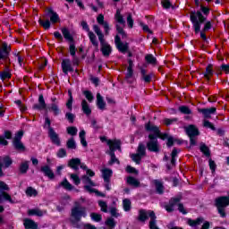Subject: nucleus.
Segmentation results:
<instances>
[{
	"mask_svg": "<svg viewBox=\"0 0 229 229\" xmlns=\"http://www.w3.org/2000/svg\"><path fill=\"white\" fill-rule=\"evenodd\" d=\"M144 130L146 132H152L148 134V151L152 153H159V143L157 139L161 140H166L165 146L167 148H172L175 144L181 146L182 145V140L173 137L167 132H161L157 125H154L151 123L148 122L144 124Z\"/></svg>",
	"mask_w": 229,
	"mask_h": 229,
	"instance_id": "1",
	"label": "nucleus"
},
{
	"mask_svg": "<svg viewBox=\"0 0 229 229\" xmlns=\"http://www.w3.org/2000/svg\"><path fill=\"white\" fill-rule=\"evenodd\" d=\"M12 47L10 44L5 41L0 42V63L4 65V71H0V79L4 81L6 80H10L13 77V74L10 73V64H12V61H10V52H12Z\"/></svg>",
	"mask_w": 229,
	"mask_h": 229,
	"instance_id": "2",
	"label": "nucleus"
},
{
	"mask_svg": "<svg viewBox=\"0 0 229 229\" xmlns=\"http://www.w3.org/2000/svg\"><path fill=\"white\" fill-rule=\"evenodd\" d=\"M194 5L200 7L199 11H191L190 21L197 32H199V27L202 26V23L206 21V17L210 15V8H208L204 5H200L199 0H193Z\"/></svg>",
	"mask_w": 229,
	"mask_h": 229,
	"instance_id": "3",
	"label": "nucleus"
},
{
	"mask_svg": "<svg viewBox=\"0 0 229 229\" xmlns=\"http://www.w3.org/2000/svg\"><path fill=\"white\" fill-rule=\"evenodd\" d=\"M31 109L38 112L44 110L53 112V116H59V114H61V109H59V102L56 101L55 97L51 98V105L47 106V104H46V99L43 98V95H39L38 98V104L31 106Z\"/></svg>",
	"mask_w": 229,
	"mask_h": 229,
	"instance_id": "4",
	"label": "nucleus"
},
{
	"mask_svg": "<svg viewBox=\"0 0 229 229\" xmlns=\"http://www.w3.org/2000/svg\"><path fill=\"white\" fill-rule=\"evenodd\" d=\"M93 30L98 35L97 40L99 42H98L97 46H95L94 44H91V46L94 47L96 52H101V55H104V57H109L112 52V48L111 45H109V43L106 41L105 36L106 35H104L103 32H101V30L98 25H94Z\"/></svg>",
	"mask_w": 229,
	"mask_h": 229,
	"instance_id": "5",
	"label": "nucleus"
},
{
	"mask_svg": "<svg viewBox=\"0 0 229 229\" xmlns=\"http://www.w3.org/2000/svg\"><path fill=\"white\" fill-rule=\"evenodd\" d=\"M53 37L57 40L63 42V39L68 41L69 45V53L72 57H76V46L74 45V38L71 34V31L66 27L61 28V32L55 31L53 32Z\"/></svg>",
	"mask_w": 229,
	"mask_h": 229,
	"instance_id": "6",
	"label": "nucleus"
},
{
	"mask_svg": "<svg viewBox=\"0 0 229 229\" xmlns=\"http://www.w3.org/2000/svg\"><path fill=\"white\" fill-rule=\"evenodd\" d=\"M46 17H48L49 20L43 21L41 18L38 20V24H39V26L45 30H49L52 24H56L61 21L59 14L53 11V8L51 7H47L46 10Z\"/></svg>",
	"mask_w": 229,
	"mask_h": 229,
	"instance_id": "7",
	"label": "nucleus"
},
{
	"mask_svg": "<svg viewBox=\"0 0 229 229\" xmlns=\"http://www.w3.org/2000/svg\"><path fill=\"white\" fill-rule=\"evenodd\" d=\"M182 197L177 196V197H172L169 199V201L165 206H164V208L168 214H171L175 211V208H177V211L182 215H187L188 212L186 209H184V206L182 203H181Z\"/></svg>",
	"mask_w": 229,
	"mask_h": 229,
	"instance_id": "8",
	"label": "nucleus"
},
{
	"mask_svg": "<svg viewBox=\"0 0 229 229\" xmlns=\"http://www.w3.org/2000/svg\"><path fill=\"white\" fill-rule=\"evenodd\" d=\"M74 207L71 208V225H75L80 223L82 218L88 216L86 207L80 206L78 202L74 203Z\"/></svg>",
	"mask_w": 229,
	"mask_h": 229,
	"instance_id": "9",
	"label": "nucleus"
},
{
	"mask_svg": "<svg viewBox=\"0 0 229 229\" xmlns=\"http://www.w3.org/2000/svg\"><path fill=\"white\" fill-rule=\"evenodd\" d=\"M214 207L217 209V214L220 215V217L225 218V208L229 207V195L216 198L214 199Z\"/></svg>",
	"mask_w": 229,
	"mask_h": 229,
	"instance_id": "10",
	"label": "nucleus"
},
{
	"mask_svg": "<svg viewBox=\"0 0 229 229\" xmlns=\"http://www.w3.org/2000/svg\"><path fill=\"white\" fill-rule=\"evenodd\" d=\"M184 134L189 137V148L196 146V137L200 136V131L195 125L184 127Z\"/></svg>",
	"mask_w": 229,
	"mask_h": 229,
	"instance_id": "11",
	"label": "nucleus"
},
{
	"mask_svg": "<svg viewBox=\"0 0 229 229\" xmlns=\"http://www.w3.org/2000/svg\"><path fill=\"white\" fill-rule=\"evenodd\" d=\"M79 63L80 61L77 56H72V61H71L69 58L63 59L61 62V69L63 70V74L68 75L69 72H73L74 68H72V66H78Z\"/></svg>",
	"mask_w": 229,
	"mask_h": 229,
	"instance_id": "12",
	"label": "nucleus"
},
{
	"mask_svg": "<svg viewBox=\"0 0 229 229\" xmlns=\"http://www.w3.org/2000/svg\"><path fill=\"white\" fill-rule=\"evenodd\" d=\"M10 188H8V185L4 182L0 181V203L4 201H8V203L14 204V200H13V198L10 197L6 191H8ZM4 212V208L3 206H0V213Z\"/></svg>",
	"mask_w": 229,
	"mask_h": 229,
	"instance_id": "13",
	"label": "nucleus"
},
{
	"mask_svg": "<svg viewBox=\"0 0 229 229\" xmlns=\"http://www.w3.org/2000/svg\"><path fill=\"white\" fill-rule=\"evenodd\" d=\"M46 126H47V135L49 137V140H51V143L55 146L61 147V138L59 137V134H57L55 131V129L51 127V120L49 117H46Z\"/></svg>",
	"mask_w": 229,
	"mask_h": 229,
	"instance_id": "14",
	"label": "nucleus"
},
{
	"mask_svg": "<svg viewBox=\"0 0 229 229\" xmlns=\"http://www.w3.org/2000/svg\"><path fill=\"white\" fill-rule=\"evenodd\" d=\"M22 137H24V131H18L16 134H14V138H13V147L14 150L24 153L26 151V146L22 143Z\"/></svg>",
	"mask_w": 229,
	"mask_h": 229,
	"instance_id": "15",
	"label": "nucleus"
},
{
	"mask_svg": "<svg viewBox=\"0 0 229 229\" xmlns=\"http://www.w3.org/2000/svg\"><path fill=\"white\" fill-rule=\"evenodd\" d=\"M148 219H150V221H156L157 222V216L156 213L152 210H146V209H140L138 210V216L136 217V220L140 223H145Z\"/></svg>",
	"mask_w": 229,
	"mask_h": 229,
	"instance_id": "16",
	"label": "nucleus"
},
{
	"mask_svg": "<svg viewBox=\"0 0 229 229\" xmlns=\"http://www.w3.org/2000/svg\"><path fill=\"white\" fill-rule=\"evenodd\" d=\"M81 26L82 27V30L88 32V38L89 39V43H91V45H94L95 47H97L98 45V34H95L96 31H90L89 30V27L88 26V22L82 21L81 22Z\"/></svg>",
	"mask_w": 229,
	"mask_h": 229,
	"instance_id": "17",
	"label": "nucleus"
},
{
	"mask_svg": "<svg viewBox=\"0 0 229 229\" xmlns=\"http://www.w3.org/2000/svg\"><path fill=\"white\" fill-rule=\"evenodd\" d=\"M99 140L104 143L106 142L109 147V150L121 149V140H107V137L101 136Z\"/></svg>",
	"mask_w": 229,
	"mask_h": 229,
	"instance_id": "18",
	"label": "nucleus"
},
{
	"mask_svg": "<svg viewBox=\"0 0 229 229\" xmlns=\"http://www.w3.org/2000/svg\"><path fill=\"white\" fill-rule=\"evenodd\" d=\"M114 47H117L119 53L123 55L129 52V43H123L119 35L114 36Z\"/></svg>",
	"mask_w": 229,
	"mask_h": 229,
	"instance_id": "19",
	"label": "nucleus"
},
{
	"mask_svg": "<svg viewBox=\"0 0 229 229\" xmlns=\"http://www.w3.org/2000/svg\"><path fill=\"white\" fill-rule=\"evenodd\" d=\"M216 107H210V108H199V113L202 114V116L204 119H210L212 118V115L216 114Z\"/></svg>",
	"mask_w": 229,
	"mask_h": 229,
	"instance_id": "20",
	"label": "nucleus"
},
{
	"mask_svg": "<svg viewBox=\"0 0 229 229\" xmlns=\"http://www.w3.org/2000/svg\"><path fill=\"white\" fill-rule=\"evenodd\" d=\"M39 171L43 174V176L47 177L50 181L55 180V174L49 165H46L41 166Z\"/></svg>",
	"mask_w": 229,
	"mask_h": 229,
	"instance_id": "21",
	"label": "nucleus"
},
{
	"mask_svg": "<svg viewBox=\"0 0 229 229\" xmlns=\"http://www.w3.org/2000/svg\"><path fill=\"white\" fill-rule=\"evenodd\" d=\"M97 21H98V24L104 27V31H105L104 35L109 36V31L111 30V28H109V22L103 20V14L98 15Z\"/></svg>",
	"mask_w": 229,
	"mask_h": 229,
	"instance_id": "22",
	"label": "nucleus"
},
{
	"mask_svg": "<svg viewBox=\"0 0 229 229\" xmlns=\"http://www.w3.org/2000/svg\"><path fill=\"white\" fill-rule=\"evenodd\" d=\"M6 140H13V132L10 131H4L3 135H0V145L8 146V141Z\"/></svg>",
	"mask_w": 229,
	"mask_h": 229,
	"instance_id": "23",
	"label": "nucleus"
},
{
	"mask_svg": "<svg viewBox=\"0 0 229 229\" xmlns=\"http://www.w3.org/2000/svg\"><path fill=\"white\" fill-rule=\"evenodd\" d=\"M202 75L204 76V79L208 81H210L212 76L216 75V72L212 70V64H208L206 65V70L204 72H202Z\"/></svg>",
	"mask_w": 229,
	"mask_h": 229,
	"instance_id": "24",
	"label": "nucleus"
},
{
	"mask_svg": "<svg viewBox=\"0 0 229 229\" xmlns=\"http://www.w3.org/2000/svg\"><path fill=\"white\" fill-rule=\"evenodd\" d=\"M11 165H13V159L10 158V157L6 156L3 157V163H0V177L4 176V174L3 173V166H4V168H8Z\"/></svg>",
	"mask_w": 229,
	"mask_h": 229,
	"instance_id": "25",
	"label": "nucleus"
},
{
	"mask_svg": "<svg viewBox=\"0 0 229 229\" xmlns=\"http://www.w3.org/2000/svg\"><path fill=\"white\" fill-rule=\"evenodd\" d=\"M140 75L141 80L146 84H149V82H152V78H154V72H150L146 74V70L143 68H140Z\"/></svg>",
	"mask_w": 229,
	"mask_h": 229,
	"instance_id": "26",
	"label": "nucleus"
},
{
	"mask_svg": "<svg viewBox=\"0 0 229 229\" xmlns=\"http://www.w3.org/2000/svg\"><path fill=\"white\" fill-rule=\"evenodd\" d=\"M68 165L69 168H71L74 171H78V166L84 165V164L81 163L80 158L74 157V158H71V160H69L68 165Z\"/></svg>",
	"mask_w": 229,
	"mask_h": 229,
	"instance_id": "27",
	"label": "nucleus"
},
{
	"mask_svg": "<svg viewBox=\"0 0 229 229\" xmlns=\"http://www.w3.org/2000/svg\"><path fill=\"white\" fill-rule=\"evenodd\" d=\"M204 222H208V221H204V218L202 217H198L197 219H191L189 218L187 220V225H189V226L194 228L197 226H199L200 225H202V223L204 224Z\"/></svg>",
	"mask_w": 229,
	"mask_h": 229,
	"instance_id": "28",
	"label": "nucleus"
},
{
	"mask_svg": "<svg viewBox=\"0 0 229 229\" xmlns=\"http://www.w3.org/2000/svg\"><path fill=\"white\" fill-rule=\"evenodd\" d=\"M96 106L101 111L106 110V101L103 100V97L99 93L96 95Z\"/></svg>",
	"mask_w": 229,
	"mask_h": 229,
	"instance_id": "29",
	"label": "nucleus"
},
{
	"mask_svg": "<svg viewBox=\"0 0 229 229\" xmlns=\"http://www.w3.org/2000/svg\"><path fill=\"white\" fill-rule=\"evenodd\" d=\"M117 150L121 151V149H109L106 151V154L109 155V157H111L108 162L109 165H113V164L114 163L119 164V159H117V157H114V151Z\"/></svg>",
	"mask_w": 229,
	"mask_h": 229,
	"instance_id": "30",
	"label": "nucleus"
},
{
	"mask_svg": "<svg viewBox=\"0 0 229 229\" xmlns=\"http://www.w3.org/2000/svg\"><path fill=\"white\" fill-rule=\"evenodd\" d=\"M129 67H127V74H124V80H130L132 78L134 64L132 59H128Z\"/></svg>",
	"mask_w": 229,
	"mask_h": 229,
	"instance_id": "31",
	"label": "nucleus"
},
{
	"mask_svg": "<svg viewBox=\"0 0 229 229\" xmlns=\"http://www.w3.org/2000/svg\"><path fill=\"white\" fill-rule=\"evenodd\" d=\"M30 161H24L21 164H20V166L18 167V172L20 174H26L28 173V170L30 169Z\"/></svg>",
	"mask_w": 229,
	"mask_h": 229,
	"instance_id": "32",
	"label": "nucleus"
},
{
	"mask_svg": "<svg viewBox=\"0 0 229 229\" xmlns=\"http://www.w3.org/2000/svg\"><path fill=\"white\" fill-rule=\"evenodd\" d=\"M84 190H86V191L89 192V193H95L96 196L99 197V198H106V194L92 188L89 187V185H84Z\"/></svg>",
	"mask_w": 229,
	"mask_h": 229,
	"instance_id": "33",
	"label": "nucleus"
},
{
	"mask_svg": "<svg viewBox=\"0 0 229 229\" xmlns=\"http://www.w3.org/2000/svg\"><path fill=\"white\" fill-rule=\"evenodd\" d=\"M101 176L104 178V182H108L111 180V176H113V171L109 168L101 170Z\"/></svg>",
	"mask_w": 229,
	"mask_h": 229,
	"instance_id": "34",
	"label": "nucleus"
},
{
	"mask_svg": "<svg viewBox=\"0 0 229 229\" xmlns=\"http://www.w3.org/2000/svg\"><path fill=\"white\" fill-rule=\"evenodd\" d=\"M25 229H38V224L30 218L24 219Z\"/></svg>",
	"mask_w": 229,
	"mask_h": 229,
	"instance_id": "35",
	"label": "nucleus"
},
{
	"mask_svg": "<svg viewBox=\"0 0 229 229\" xmlns=\"http://www.w3.org/2000/svg\"><path fill=\"white\" fill-rule=\"evenodd\" d=\"M82 106V113L86 114V116H89V114H92V109L89 108V105H88V102L86 99H83L81 102Z\"/></svg>",
	"mask_w": 229,
	"mask_h": 229,
	"instance_id": "36",
	"label": "nucleus"
},
{
	"mask_svg": "<svg viewBox=\"0 0 229 229\" xmlns=\"http://www.w3.org/2000/svg\"><path fill=\"white\" fill-rule=\"evenodd\" d=\"M127 184L134 188L140 187V182L138 181V179L134 178L133 176L127 177Z\"/></svg>",
	"mask_w": 229,
	"mask_h": 229,
	"instance_id": "37",
	"label": "nucleus"
},
{
	"mask_svg": "<svg viewBox=\"0 0 229 229\" xmlns=\"http://www.w3.org/2000/svg\"><path fill=\"white\" fill-rule=\"evenodd\" d=\"M146 149H148V143L146 146L142 143H138V148H136V154L133 155H146Z\"/></svg>",
	"mask_w": 229,
	"mask_h": 229,
	"instance_id": "38",
	"label": "nucleus"
},
{
	"mask_svg": "<svg viewBox=\"0 0 229 229\" xmlns=\"http://www.w3.org/2000/svg\"><path fill=\"white\" fill-rule=\"evenodd\" d=\"M28 216L41 217V216H43V212L41 210H39L38 208L28 209Z\"/></svg>",
	"mask_w": 229,
	"mask_h": 229,
	"instance_id": "39",
	"label": "nucleus"
},
{
	"mask_svg": "<svg viewBox=\"0 0 229 229\" xmlns=\"http://www.w3.org/2000/svg\"><path fill=\"white\" fill-rule=\"evenodd\" d=\"M60 186L68 191H72L74 189V186H72V184L69 182V180H66L65 178L63 179V182H61Z\"/></svg>",
	"mask_w": 229,
	"mask_h": 229,
	"instance_id": "40",
	"label": "nucleus"
},
{
	"mask_svg": "<svg viewBox=\"0 0 229 229\" xmlns=\"http://www.w3.org/2000/svg\"><path fill=\"white\" fill-rule=\"evenodd\" d=\"M154 185L156 186V193H157V195H163L164 194V184H162L161 182L155 180Z\"/></svg>",
	"mask_w": 229,
	"mask_h": 229,
	"instance_id": "41",
	"label": "nucleus"
},
{
	"mask_svg": "<svg viewBox=\"0 0 229 229\" xmlns=\"http://www.w3.org/2000/svg\"><path fill=\"white\" fill-rule=\"evenodd\" d=\"M144 60L146 61V64H148L156 65V64H157V60L152 54L146 55V56L144 57Z\"/></svg>",
	"mask_w": 229,
	"mask_h": 229,
	"instance_id": "42",
	"label": "nucleus"
},
{
	"mask_svg": "<svg viewBox=\"0 0 229 229\" xmlns=\"http://www.w3.org/2000/svg\"><path fill=\"white\" fill-rule=\"evenodd\" d=\"M181 152L180 149L174 148V150L171 151V165H175L177 162V155Z\"/></svg>",
	"mask_w": 229,
	"mask_h": 229,
	"instance_id": "43",
	"label": "nucleus"
},
{
	"mask_svg": "<svg viewBox=\"0 0 229 229\" xmlns=\"http://www.w3.org/2000/svg\"><path fill=\"white\" fill-rule=\"evenodd\" d=\"M200 153L206 157H210V148H208L204 143H200Z\"/></svg>",
	"mask_w": 229,
	"mask_h": 229,
	"instance_id": "44",
	"label": "nucleus"
},
{
	"mask_svg": "<svg viewBox=\"0 0 229 229\" xmlns=\"http://www.w3.org/2000/svg\"><path fill=\"white\" fill-rule=\"evenodd\" d=\"M78 138H81V144L82 147L86 148L88 147V142L86 141V131H81V132L78 133Z\"/></svg>",
	"mask_w": 229,
	"mask_h": 229,
	"instance_id": "45",
	"label": "nucleus"
},
{
	"mask_svg": "<svg viewBox=\"0 0 229 229\" xmlns=\"http://www.w3.org/2000/svg\"><path fill=\"white\" fill-rule=\"evenodd\" d=\"M114 21H117V23L121 25H124V19L123 18V15L121 14V11L117 9V12L114 13Z\"/></svg>",
	"mask_w": 229,
	"mask_h": 229,
	"instance_id": "46",
	"label": "nucleus"
},
{
	"mask_svg": "<svg viewBox=\"0 0 229 229\" xmlns=\"http://www.w3.org/2000/svg\"><path fill=\"white\" fill-rule=\"evenodd\" d=\"M179 113L184 114V115H190L192 114V111L188 106H179Z\"/></svg>",
	"mask_w": 229,
	"mask_h": 229,
	"instance_id": "47",
	"label": "nucleus"
},
{
	"mask_svg": "<svg viewBox=\"0 0 229 229\" xmlns=\"http://www.w3.org/2000/svg\"><path fill=\"white\" fill-rule=\"evenodd\" d=\"M106 226H107V229H114V226H117V222H114L113 217H107L106 220Z\"/></svg>",
	"mask_w": 229,
	"mask_h": 229,
	"instance_id": "48",
	"label": "nucleus"
},
{
	"mask_svg": "<svg viewBox=\"0 0 229 229\" xmlns=\"http://www.w3.org/2000/svg\"><path fill=\"white\" fill-rule=\"evenodd\" d=\"M146 155H140V154H131V159H132V162H134L136 165H140V161L142 160V157Z\"/></svg>",
	"mask_w": 229,
	"mask_h": 229,
	"instance_id": "49",
	"label": "nucleus"
},
{
	"mask_svg": "<svg viewBox=\"0 0 229 229\" xmlns=\"http://www.w3.org/2000/svg\"><path fill=\"white\" fill-rule=\"evenodd\" d=\"M26 196L31 198V197H37L38 196V191L36 189H33L32 187L26 188Z\"/></svg>",
	"mask_w": 229,
	"mask_h": 229,
	"instance_id": "50",
	"label": "nucleus"
},
{
	"mask_svg": "<svg viewBox=\"0 0 229 229\" xmlns=\"http://www.w3.org/2000/svg\"><path fill=\"white\" fill-rule=\"evenodd\" d=\"M82 94L86 98V100H88L86 102L92 103L94 101V95H92V91L84 90Z\"/></svg>",
	"mask_w": 229,
	"mask_h": 229,
	"instance_id": "51",
	"label": "nucleus"
},
{
	"mask_svg": "<svg viewBox=\"0 0 229 229\" xmlns=\"http://www.w3.org/2000/svg\"><path fill=\"white\" fill-rule=\"evenodd\" d=\"M123 210L124 212L131 211V200L129 199H123Z\"/></svg>",
	"mask_w": 229,
	"mask_h": 229,
	"instance_id": "52",
	"label": "nucleus"
},
{
	"mask_svg": "<svg viewBox=\"0 0 229 229\" xmlns=\"http://www.w3.org/2000/svg\"><path fill=\"white\" fill-rule=\"evenodd\" d=\"M69 100H66V109H69V111H72V91L69 90Z\"/></svg>",
	"mask_w": 229,
	"mask_h": 229,
	"instance_id": "53",
	"label": "nucleus"
},
{
	"mask_svg": "<svg viewBox=\"0 0 229 229\" xmlns=\"http://www.w3.org/2000/svg\"><path fill=\"white\" fill-rule=\"evenodd\" d=\"M89 218H91V221H94L96 223L101 222V215L96 212L89 213Z\"/></svg>",
	"mask_w": 229,
	"mask_h": 229,
	"instance_id": "54",
	"label": "nucleus"
},
{
	"mask_svg": "<svg viewBox=\"0 0 229 229\" xmlns=\"http://www.w3.org/2000/svg\"><path fill=\"white\" fill-rule=\"evenodd\" d=\"M66 148L76 149V142L74 141V138H71L69 140H66Z\"/></svg>",
	"mask_w": 229,
	"mask_h": 229,
	"instance_id": "55",
	"label": "nucleus"
},
{
	"mask_svg": "<svg viewBox=\"0 0 229 229\" xmlns=\"http://www.w3.org/2000/svg\"><path fill=\"white\" fill-rule=\"evenodd\" d=\"M77 133H78V129H76V127L74 126L66 127V134H69L74 137L76 136Z\"/></svg>",
	"mask_w": 229,
	"mask_h": 229,
	"instance_id": "56",
	"label": "nucleus"
},
{
	"mask_svg": "<svg viewBox=\"0 0 229 229\" xmlns=\"http://www.w3.org/2000/svg\"><path fill=\"white\" fill-rule=\"evenodd\" d=\"M98 206L99 207L101 212L107 213V203L106 201L98 200Z\"/></svg>",
	"mask_w": 229,
	"mask_h": 229,
	"instance_id": "57",
	"label": "nucleus"
},
{
	"mask_svg": "<svg viewBox=\"0 0 229 229\" xmlns=\"http://www.w3.org/2000/svg\"><path fill=\"white\" fill-rule=\"evenodd\" d=\"M76 116L72 113H65L64 114V119L69 122V123L72 124L74 123V119Z\"/></svg>",
	"mask_w": 229,
	"mask_h": 229,
	"instance_id": "58",
	"label": "nucleus"
},
{
	"mask_svg": "<svg viewBox=\"0 0 229 229\" xmlns=\"http://www.w3.org/2000/svg\"><path fill=\"white\" fill-rule=\"evenodd\" d=\"M161 7L165 10H169L173 9V4H171V2L169 0H163L161 1Z\"/></svg>",
	"mask_w": 229,
	"mask_h": 229,
	"instance_id": "59",
	"label": "nucleus"
},
{
	"mask_svg": "<svg viewBox=\"0 0 229 229\" xmlns=\"http://www.w3.org/2000/svg\"><path fill=\"white\" fill-rule=\"evenodd\" d=\"M214 68L218 69V70H222L224 72V73L225 74H229V64H222L219 66H214Z\"/></svg>",
	"mask_w": 229,
	"mask_h": 229,
	"instance_id": "60",
	"label": "nucleus"
},
{
	"mask_svg": "<svg viewBox=\"0 0 229 229\" xmlns=\"http://www.w3.org/2000/svg\"><path fill=\"white\" fill-rule=\"evenodd\" d=\"M114 28H116L117 34L121 35L123 38H126V32H124V30H123V27L119 25H114Z\"/></svg>",
	"mask_w": 229,
	"mask_h": 229,
	"instance_id": "61",
	"label": "nucleus"
},
{
	"mask_svg": "<svg viewBox=\"0 0 229 229\" xmlns=\"http://www.w3.org/2000/svg\"><path fill=\"white\" fill-rule=\"evenodd\" d=\"M124 171L129 174H138V170L131 165H127V168H124Z\"/></svg>",
	"mask_w": 229,
	"mask_h": 229,
	"instance_id": "62",
	"label": "nucleus"
},
{
	"mask_svg": "<svg viewBox=\"0 0 229 229\" xmlns=\"http://www.w3.org/2000/svg\"><path fill=\"white\" fill-rule=\"evenodd\" d=\"M134 21L132 20V15L129 13V15H127V26H129V29H132Z\"/></svg>",
	"mask_w": 229,
	"mask_h": 229,
	"instance_id": "63",
	"label": "nucleus"
},
{
	"mask_svg": "<svg viewBox=\"0 0 229 229\" xmlns=\"http://www.w3.org/2000/svg\"><path fill=\"white\" fill-rule=\"evenodd\" d=\"M66 157V150L64 148H59L57 151V158Z\"/></svg>",
	"mask_w": 229,
	"mask_h": 229,
	"instance_id": "64",
	"label": "nucleus"
}]
</instances>
